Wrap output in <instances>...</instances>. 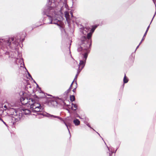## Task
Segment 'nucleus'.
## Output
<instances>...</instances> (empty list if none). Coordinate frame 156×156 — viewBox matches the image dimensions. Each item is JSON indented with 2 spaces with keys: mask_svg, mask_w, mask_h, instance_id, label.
<instances>
[{
  "mask_svg": "<svg viewBox=\"0 0 156 156\" xmlns=\"http://www.w3.org/2000/svg\"><path fill=\"white\" fill-rule=\"evenodd\" d=\"M21 112L23 114L27 115L29 114L31 112H32L30 110H29L27 109H23L21 110Z\"/></svg>",
  "mask_w": 156,
  "mask_h": 156,
  "instance_id": "obj_3",
  "label": "nucleus"
},
{
  "mask_svg": "<svg viewBox=\"0 0 156 156\" xmlns=\"http://www.w3.org/2000/svg\"><path fill=\"white\" fill-rule=\"evenodd\" d=\"M154 3L156 7V1L155 2H154Z\"/></svg>",
  "mask_w": 156,
  "mask_h": 156,
  "instance_id": "obj_23",
  "label": "nucleus"
},
{
  "mask_svg": "<svg viewBox=\"0 0 156 156\" xmlns=\"http://www.w3.org/2000/svg\"><path fill=\"white\" fill-rule=\"evenodd\" d=\"M50 116L51 117H55V118H59V117H58V116H54V115H50Z\"/></svg>",
  "mask_w": 156,
  "mask_h": 156,
  "instance_id": "obj_13",
  "label": "nucleus"
},
{
  "mask_svg": "<svg viewBox=\"0 0 156 156\" xmlns=\"http://www.w3.org/2000/svg\"><path fill=\"white\" fill-rule=\"evenodd\" d=\"M70 98V100L71 101H73L75 100V98L74 95H71Z\"/></svg>",
  "mask_w": 156,
  "mask_h": 156,
  "instance_id": "obj_5",
  "label": "nucleus"
},
{
  "mask_svg": "<svg viewBox=\"0 0 156 156\" xmlns=\"http://www.w3.org/2000/svg\"><path fill=\"white\" fill-rule=\"evenodd\" d=\"M73 122L75 125L76 126L80 124V121L76 119L74 120Z\"/></svg>",
  "mask_w": 156,
  "mask_h": 156,
  "instance_id": "obj_4",
  "label": "nucleus"
},
{
  "mask_svg": "<svg viewBox=\"0 0 156 156\" xmlns=\"http://www.w3.org/2000/svg\"><path fill=\"white\" fill-rule=\"evenodd\" d=\"M10 44V43L9 42V41H8V45H9Z\"/></svg>",
  "mask_w": 156,
  "mask_h": 156,
  "instance_id": "obj_16",
  "label": "nucleus"
},
{
  "mask_svg": "<svg viewBox=\"0 0 156 156\" xmlns=\"http://www.w3.org/2000/svg\"><path fill=\"white\" fill-rule=\"evenodd\" d=\"M73 82L72 83L69 89L66 91V92L67 93H68L70 91L72 88V86L73 84Z\"/></svg>",
  "mask_w": 156,
  "mask_h": 156,
  "instance_id": "obj_8",
  "label": "nucleus"
},
{
  "mask_svg": "<svg viewBox=\"0 0 156 156\" xmlns=\"http://www.w3.org/2000/svg\"><path fill=\"white\" fill-rule=\"evenodd\" d=\"M146 34V31L145 32L144 34V37H143V38H144V37H145V34Z\"/></svg>",
  "mask_w": 156,
  "mask_h": 156,
  "instance_id": "obj_18",
  "label": "nucleus"
},
{
  "mask_svg": "<svg viewBox=\"0 0 156 156\" xmlns=\"http://www.w3.org/2000/svg\"><path fill=\"white\" fill-rule=\"evenodd\" d=\"M140 43H140V44H139V46L140 45Z\"/></svg>",
  "mask_w": 156,
  "mask_h": 156,
  "instance_id": "obj_28",
  "label": "nucleus"
},
{
  "mask_svg": "<svg viewBox=\"0 0 156 156\" xmlns=\"http://www.w3.org/2000/svg\"><path fill=\"white\" fill-rule=\"evenodd\" d=\"M87 53H85V54H84V58H85V60L84 61H86V59L87 58Z\"/></svg>",
  "mask_w": 156,
  "mask_h": 156,
  "instance_id": "obj_10",
  "label": "nucleus"
},
{
  "mask_svg": "<svg viewBox=\"0 0 156 156\" xmlns=\"http://www.w3.org/2000/svg\"><path fill=\"white\" fill-rule=\"evenodd\" d=\"M71 15H72V16H73V14L72 13H71Z\"/></svg>",
  "mask_w": 156,
  "mask_h": 156,
  "instance_id": "obj_24",
  "label": "nucleus"
},
{
  "mask_svg": "<svg viewBox=\"0 0 156 156\" xmlns=\"http://www.w3.org/2000/svg\"><path fill=\"white\" fill-rule=\"evenodd\" d=\"M140 43H140V44H139V46L140 45Z\"/></svg>",
  "mask_w": 156,
  "mask_h": 156,
  "instance_id": "obj_29",
  "label": "nucleus"
},
{
  "mask_svg": "<svg viewBox=\"0 0 156 156\" xmlns=\"http://www.w3.org/2000/svg\"><path fill=\"white\" fill-rule=\"evenodd\" d=\"M85 61H82L80 60V62L79 63V69L78 70V72L79 73L80 70L83 68L84 67L85 63Z\"/></svg>",
  "mask_w": 156,
  "mask_h": 156,
  "instance_id": "obj_2",
  "label": "nucleus"
},
{
  "mask_svg": "<svg viewBox=\"0 0 156 156\" xmlns=\"http://www.w3.org/2000/svg\"><path fill=\"white\" fill-rule=\"evenodd\" d=\"M0 120H2V121H3V122H4V124H5V122H3V121L2 120V119H0Z\"/></svg>",
  "mask_w": 156,
  "mask_h": 156,
  "instance_id": "obj_19",
  "label": "nucleus"
},
{
  "mask_svg": "<svg viewBox=\"0 0 156 156\" xmlns=\"http://www.w3.org/2000/svg\"><path fill=\"white\" fill-rule=\"evenodd\" d=\"M65 16L66 18V19L67 20H68V16L69 15V14H68V13H66V14H65Z\"/></svg>",
  "mask_w": 156,
  "mask_h": 156,
  "instance_id": "obj_11",
  "label": "nucleus"
},
{
  "mask_svg": "<svg viewBox=\"0 0 156 156\" xmlns=\"http://www.w3.org/2000/svg\"><path fill=\"white\" fill-rule=\"evenodd\" d=\"M91 36V34L90 33H89L87 34V38L88 39H89Z\"/></svg>",
  "mask_w": 156,
  "mask_h": 156,
  "instance_id": "obj_12",
  "label": "nucleus"
},
{
  "mask_svg": "<svg viewBox=\"0 0 156 156\" xmlns=\"http://www.w3.org/2000/svg\"><path fill=\"white\" fill-rule=\"evenodd\" d=\"M128 80L126 78V74H125L124 77V79H123L124 83H126L128 82Z\"/></svg>",
  "mask_w": 156,
  "mask_h": 156,
  "instance_id": "obj_7",
  "label": "nucleus"
},
{
  "mask_svg": "<svg viewBox=\"0 0 156 156\" xmlns=\"http://www.w3.org/2000/svg\"><path fill=\"white\" fill-rule=\"evenodd\" d=\"M64 122V123L65 124V125H66L67 126V125H66V123L65 122Z\"/></svg>",
  "mask_w": 156,
  "mask_h": 156,
  "instance_id": "obj_22",
  "label": "nucleus"
},
{
  "mask_svg": "<svg viewBox=\"0 0 156 156\" xmlns=\"http://www.w3.org/2000/svg\"><path fill=\"white\" fill-rule=\"evenodd\" d=\"M84 39H85V38H86V37H84Z\"/></svg>",
  "mask_w": 156,
  "mask_h": 156,
  "instance_id": "obj_27",
  "label": "nucleus"
},
{
  "mask_svg": "<svg viewBox=\"0 0 156 156\" xmlns=\"http://www.w3.org/2000/svg\"><path fill=\"white\" fill-rule=\"evenodd\" d=\"M74 84H75V87L74 88V89H73V91L74 92H75V91H76V88L77 87H76V83H75Z\"/></svg>",
  "mask_w": 156,
  "mask_h": 156,
  "instance_id": "obj_9",
  "label": "nucleus"
},
{
  "mask_svg": "<svg viewBox=\"0 0 156 156\" xmlns=\"http://www.w3.org/2000/svg\"><path fill=\"white\" fill-rule=\"evenodd\" d=\"M97 27V26H95L92 29V30H93V31Z\"/></svg>",
  "mask_w": 156,
  "mask_h": 156,
  "instance_id": "obj_14",
  "label": "nucleus"
},
{
  "mask_svg": "<svg viewBox=\"0 0 156 156\" xmlns=\"http://www.w3.org/2000/svg\"><path fill=\"white\" fill-rule=\"evenodd\" d=\"M20 101L22 104L30 107V110L33 112H39L42 109L40 104L35 102L32 98L22 97L20 99Z\"/></svg>",
  "mask_w": 156,
  "mask_h": 156,
  "instance_id": "obj_1",
  "label": "nucleus"
},
{
  "mask_svg": "<svg viewBox=\"0 0 156 156\" xmlns=\"http://www.w3.org/2000/svg\"><path fill=\"white\" fill-rule=\"evenodd\" d=\"M149 26L147 28V31H148V28H149Z\"/></svg>",
  "mask_w": 156,
  "mask_h": 156,
  "instance_id": "obj_21",
  "label": "nucleus"
},
{
  "mask_svg": "<svg viewBox=\"0 0 156 156\" xmlns=\"http://www.w3.org/2000/svg\"><path fill=\"white\" fill-rule=\"evenodd\" d=\"M72 105H73V107L75 108V109H73V107H71V108L73 109V110H76V109H77V105L76 104H73V103H72Z\"/></svg>",
  "mask_w": 156,
  "mask_h": 156,
  "instance_id": "obj_6",
  "label": "nucleus"
},
{
  "mask_svg": "<svg viewBox=\"0 0 156 156\" xmlns=\"http://www.w3.org/2000/svg\"><path fill=\"white\" fill-rule=\"evenodd\" d=\"M138 47H139V45L137 46V47L136 48H138Z\"/></svg>",
  "mask_w": 156,
  "mask_h": 156,
  "instance_id": "obj_26",
  "label": "nucleus"
},
{
  "mask_svg": "<svg viewBox=\"0 0 156 156\" xmlns=\"http://www.w3.org/2000/svg\"><path fill=\"white\" fill-rule=\"evenodd\" d=\"M11 39H12V41H13V40H14V38H11Z\"/></svg>",
  "mask_w": 156,
  "mask_h": 156,
  "instance_id": "obj_20",
  "label": "nucleus"
},
{
  "mask_svg": "<svg viewBox=\"0 0 156 156\" xmlns=\"http://www.w3.org/2000/svg\"><path fill=\"white\" fill-rule=\"evenodd\" d=\"M53 20H54L53 19V20H52V21H51V23H54L55 24V23H56L55 22H53Z\"/></svg>",
  "mask_w": 156,
  "mask_h": 156,
  "instance_id": "obj_15",
  "label": "nucleus"
},
{
  "mask_svg": "<svg viewBox=\"0 0 156 156\" xmlns=\"http://www.w3.org/2000/svg\"><path fill=\"white\" fill-rule=\"evenodd\" d=\"M4 108H7V106L6 105H4Z\"/></svg>",
  "mask_w": 156,
  "mask_h": 156,
  "instance_id": "obj_17",
  "label": "nucleus"
},
{
  "mask_svg": "<svg viewBox=\"0 0 156 156\" xmlns=\"http://www.w3.org/2000/svg\"><path fill=\"white\" fill-rule=\"evenodd\" d=\"M58 21V20H56L55 22H57Z\"/></svg>",
  "mask_w": 156,
  "mask_h": 156,
  "instance_id": "obj_25",
  "label": "nucleus"
}]
</instances>
